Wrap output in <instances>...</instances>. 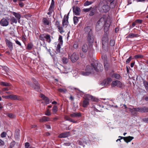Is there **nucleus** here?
<instances>
[{
  "label": "nucleus",
  "mask_w": 148,
  "mask_h": 148,
  "mask_svg": "<svg viewBox=\"0 0 148 148\" xmlns=\"http://www.w3.org/2000/svg\"><path fill=\"white\" fill-rule=\"evenodd\" d=\"M110 24V20L106 16H104L101 18L97 22L96 25V30L97 31H99L104 27V32H106L109 29Z\"/></svg>",
  "instance_id": "1"
},
{
  "label": "nucleus",
  "mask_w": 148,
  "mask_h": 148,
  "mask_svg": "<svg viewBox=\"0 0 148 148\" xmlns=\"http://www.w3.org/2000/svg\"><path fill=\"white\" fill-rule=\"evenodd\" d=\"M94 70L96 72L101 71L103 69L102 65L99 63L98 61H95L94 62L91 64Z\"/></svg>",
  "instance_id": "2"
},
{
  "label": "nucleus",
  "mask_w": 148,
  "mask_h": 148,
  "mask_svg": "<svg viewBox=\"0 0 148 148\" xmlns=\"http://www.w3.org/2000/svg\"><path fill=\"white\" fill-rule=\"evenodd\" d=\"M39 39L44 42L46 40L47 42L49 43H50L51 40L50 35L46 33L40 34L39 36Z\"/></svg>",
  "instance_id": "3"
},
{
  "label": "nucleus",
  "mask_w": 148,
  "mask_h": 148,
  "mask_svg": "<svg viewBox=\"0 0 148 148\" xmlns=\"http://www.w3.org/2000/svg\"><path fill=\"white\" fill-rule=\"evenodd\" d=\"M103 1H100L98 6V9L100 12H106L110 9L109 5H102Z\"/></svg>",
  "instance_id": "4"
},
{
  "label": "nucleus",
  "mask_w": 148,
  "mask_h": 148,
  "mask_svg": "<svg viewBox=\"0 0 148 148\" xmlns=\"http://www.w3.org/2000/svg\"><path fill=\"white\" fill-rule=\"evenodd\" d=\"M32 79L34 84L31 82H29V85L36 91H39L40 90V86L38 82L34 78H32Z\"/></svg>",
  "instance_id": "5"
},
{
  "label": "nucleus",
  "mask_w": 148,
  "mask_h": 148,
  "mask_svg": "<svg viewBox=\"0 0 148 148\" xmlns=\"http://www.w3.org/2000/svg\"><path fill=\"white\" fill-rule=\"evenodd\" d=\"M102 47L103 48L108 45V35L107 33L103 34L101 38Z\"/></svg>",
  "instance_id": "6"
},
{
  "label": "nucleus",
  "mask_w": 148,
  "mask_h": 148,
  "mask_svg": "<svg viewBox=\"0 0 148 148\" xmlns=\"http://www.w3.org/2000/svg\"><path fill=\"white\" fill-rule=\"evenodd\" d=\"M94 69L91 64L90 66L87 65L86 67L85 71L82 72V74L84 76L88 75L94 71Z\"/></svg>",
  "instance_id": "7"
},
{
  "label": "nucleus",
  "mask_w": 148,
  "mask_h": 148,
  "mask_svg": "<svg viewBox=\"0 0 148 148\" xmlns=\"http://www.w3.org/2000/svg\"><path fill=\"white\" fill-rule=\"evenodd\" d=\"M133 110L140 112H148V108L146 107L133 108Z\"/></svg>",
  "instance_id": "8"
},
{
  "label": "nucleus",
  "mask_w": 148,
  "mask_h": 148,
  "mask_svg": "<svg viewBox=\"0 0 148 148\" xmlns=\"http://www.w3.org/2000/svg\"><path fill=\"white\" fill-rule=\"evenodd\" d=\"M87 40L89 43V45H92L94 40V36L92 33L91 32L88 34Z\"/></svg>",
  "instance_id": "9"
},
{
  "label": "nucleus",
  "mask_w": 148,
  "mask_h": 148,
  "mask_svg": "<svg viewBox=\"0 0 148 148\" xmlns=\"http://www.w3.org/2000/svg\"><path fill=\"white\" fill-rule=\"evenodd\" d=\"M9 19L3 18L0 21V24L2 26H7L9 24Z\"/></svg>",
  "instance_id": "10"
},
{
  "label": "nucleus",
  "mask_w": 148,
  "mask_h": 148,
  "mask_svg": "<svg viewBox=\"0 0 148 148\" xmlns=\"http://www.w3.org/2000/svg\"><path fill=\"white\" fill-rule=\"evenodd\" d=\"M111 85L113 87H114L117 86L118 87L120 88H122L123 86L122 83L120 81L118 80L113 81L112 82Z\"/></svg>",
  "instance_id": "11"
},
{
  "label": "nucleus",
  "mask_w": 148,
  "mask_h": 148,
  "mask_svg": "<svg viewBox=\"0 0 148 148\" xmlns=\"http://www.w3.org/2000/svg\"><path fill=\"white\" fill-rule=\"evenodd\" d=\"M69 17L68 15L65 17L64 16V18L62 21V26L63 28L65 27H66L68 25L69 22H68Z\"/></svg>",
  "instance_id": "12"
},
{
  "label": "nucleus",
  "mask_w": 148,
  "mask_h": 148,
  "mask_svg": "<svg viewBox=\"0 0 148 148\" xmlns=\"http://www.w3.org/2000/svg\"><path fill=\"white\" fill-rule=\"evenodd\" d=\"M55 25L56 26L57 28L58 29V31L61 34H62L64 32V31L63 28L62 26H60V24L58 21H56V22Z\"/></svg>",
  "instance_id": "13"
},
{
  "label": "nucleus",
  "mask_w": 148,
  "mask_h": 148,
  "mask_svg": "<svg viewBox=\"0 0 148 148\" xmlns=\"http://www.w3.org/2000/svg\"><path fill=\"white\" fill-rule=\"evenodd\" d=\"M70 58L72 62L74 63L79 59V57L78 55L76 54L75 53H74L71 55Z\"/></svg>",
  "instance_id": "14"
},
{
  "label": "nucleus",
  "mask_w": 148,
  "mask_h": 148,
  "mask_svg": "<svg viewBox=\"0 0 148 148\" xmlns=\"http://www.w3.org/2000/svg\"><path fill=\"white\" fill-rule=\"evenodd\" d=\"M5 42L7 46L8 47L10 50L12 51L13 48L12 43L7 39L5 40Z\"/></svg>",
  "instance_id": "15"
},
{
  "label": "nucleus",
  "mask_w": 148,
  "mask_h": 148,
  "mask_svg": "<svg viewBox=\"0 0 148 148\" xmlns=\"http://www.w3.org/2000/svg\"><path fill=\"white\" fill-rule=\"evenodd\" d=\"M73 13L74 14L76 15H79L80 14V9L78 7H76L75 8L74 6L73 8Z\"/></svg>",
  "instance_id": "16"
},
{
  "label": "nucleus",
  "mask_w": 148,
  "mask_h": 148,
  "mask_svg": "<svg viewBox=\"0 0 148 148\" xmlns=\"http://www.w3.org/2000/svg\"><path fill=\"white\" fill-rule=\"evenodd\" d=\"M70 116L72 118L79 117L82 116V114L80 112H73L70 114Z\"/></svg>",
  "instance_id": "17"
},
{
  "label": "nucleus",
  "mask_w": 148,
  "mask_h": 148,
  "mask_svg": "<svg viewBox=\"0 0 148 148\" xmlns=\"http://www.w3.org/2000/svg\"><path fill=\"white\" fill-rule=\"evenodd\" d=\"M111 81V79L110 78H109L103 80L102 82V84H103L104 86H106L109 84Z\"/></svg>",
  "instance_id": "18"
},
{
  "label": "nucleus",
  "mask_w": 148,
  "mask_h": 148,
  "mask_svg": "<svg viewBox=\"0 0 148 148\" xmlns=\"http://www.w3.org/2000/svg\"><path fill=\"white\" fill-rule=\"evenodd\" d=\"M69 132H66L62 133L59 135L60 138H64L67 137L69 135Z\"/></svg>",
  "instance_id": "19"
},
{
  "label": "nucleus",
  "mask_w": 148,
  "mask_h": 148,
  "mask_svg": "<svg viewBox=\"0 0 148 148\" xmlns=\"http://www.w3.org/2000/svg\"><path fill=\"white\" fill-rule=\"evenodd\" d=\"M40 97L42 98L43 100L45 101V103L46 104H49V99L48 98L46 97L44 95L41 94L40 95Z\"/></svg>",
  "instance_id": "20"
},
{
  "label": "nucleus",
  "mask_w": 148,
  "mask_h": 148,
  "mask_svg": "<svg viewBox=\"0 0 148 148\" xmlns=\"http://www.w3.org/2000/svg\"><path fill=\"white\" fill-rule=\"evenodd\" d=\"M6 97V98H10L12 100H18L19 99L17 96L16 95H10Z\"/></svg>",
  "instance_id": "21"
},
{
  "label": "nucleus",
  "mask_w": 148,
  "mask_h": 148,
  "mask_svg": "<svg viewBox=\"0 0 148 148\" xmlns=\"http://www.w3.org/2000/svg\"><path fill=\"white\" fill-rule=\"evenodd\" d=\"M89 104L88 99L87 98H85L83 101V107L84 108H86Z\"/></svg>",
  "instance_id": "22"
},
{
  "label": "nucleus",
  "mask_w": 148,
  "mask_h": 148,
  "mask_svg": "<svg viewBox=\"0 0 148 148\" xmlns=\"http://www.w3.org/2000/svg\"><path fill=\"white\" fill-rule=\"evenodd\" d=\"M105 60L104 62V65L105 69L106 70H108L109 68V64L108 62V61L106 58L104 57Z\"/></svg>",
  "instance_id": "23"
},
{
  "label": "nucleus",
  "mask_w": 148,
  "mask_h": 148,
  "mask_svg": "<svg viewBox=\"0 0 148 148\" xmlns=\"http://www.w3.org/2000/svg\"><path fill=\"white\" fill-rule=\"evenodd\" d=\"M39 121L41 123L48 121H50V118L49 117L44 116L40 119Z\"/></svg>",
  "instance_id": "24"
},
{
  "label": "nucleus",
  "mask_w": 148,
  "mask_h": 148,
  "mask_svg": "<svg viewBox=\"0 0 148 148\" xmlns=\"http://www.w3.org/2000/svg\"><path fill=\"white\" fill-rule=\"evenodd\" d=\"M42 22L43 25L45 26L49 25L50 23L49 20L46 18H43Z\"/></svg>",
  "instance_id": "25"
},
{
  "label": "nucleus",
  "mask_w": 148,
  "mask_h": 148,
  "mask_svg": "<svg viewBox=\"0 0 148 148\" xmlns=\"http://www.w3.org/2000/svg\"><path fill=\"white\" fill-rule=\"evenodd\" d=\"M12 14L15 16L16 18L18 20V22L19 23L20 21V19L21 18V14L18 13H17L15 12H12Z\"/></svg>",
  "instance_id": "26"
},
{
  "label": "nucleus",
  "mask_w": 148,
  "mask_h": 148,
  "mask_svg": "<svg viewBox=\"0 0 148 148\" xmlns=\"http://www.w3.org/2000/svg\"><path fill=\"white\" fill-rule=\"evenodd\" d=\"M134 138V137L130 136L127 137H124V140L126 142L128 143V142L131 141Z\"/></svg>",
  "instance_id": "27"
},
{
  "label": "nucleus",
  "mask_w": 148,
  "mask_h": 148,
  "mask_svg": "<svg viewBox=\"0 0 148 148\" xmlns=\"http://www.w3.org/2000/svg\"><path fill=\"white\" fill-rule=\"evenodd\" d=\"M139 36L138 34L131 33L128 34L127 37L128 38H132L135 37H138Z\"/></svg>",
  "instance_id": "28"
},
{
  "label": "nucleus",
  "mask_w": 148,
  "mask_h": 148,
  "mask_svg": "<svg viewBox=\"0 0 148 148\" xmlns=\"http://www.w3.org/2000/svg\"><path fill=\"white\" fill-rule=\"evenodd\" d=\"M108 2L110 3V8H113L115 7L116 4L114 2V1H108Z\"/></svg>",
  "instance_id": "29"
},
{
  "label": "nucleus",
  "mask_w": 148,
  "mask_h": 148,
  "mask_svg": "<svg viewBox=\"0 0 148 148\" xmlns=\"http://www.w3.org/2000/svg\"><path fill=\"white\" fill-rule=\"evenodd\" d=\"M88 48L87 45L86 44H84L82 46V49L84 52L86 53L88 51Z\"/></svg>",
  "instance_id": "30"
},
{
  "label": "nucleus",
  "mask_w": 148,
  "mask_h": 148,
  "mask_svg": "<svg viewBox=\"0 0 148 148\" xmlns=\"http://www.w3.org/2000/svg\"><path fill=\"white\" fill-rule=\"evenodd\" d=\"M61 45L60 44H58L57 45L56 51V53H58L60 52Z\"/></svg>",
  "instance_id": "31"
},
{
  "label": "nucleus",
  "mask_w": 148,
  "mask_h": 148,
  "mask_svg": "<svg viewBox=\"0 0 148 148\" xmlns=\"http://www.w3.org/2000/svg\"><path fill=\"white\" fill-rule=\"evenodd\" d=\"M0 84L1 86H10L11 85V84L9 83L3 82H0Z\"/></svg>",
  "instance_id": "32"
},
{
  "label": "nucleus",
  "mask_w": 148,
  "mask_h": 148,
  "mask_svg": "<svg viewBox=\"0 0 148 148\" xmlns=\"http://www.w3.org/2000/svg\"><path fill=\"white\" fill-rule=\"evenodd\" d=\"M84 30L86 33L88 32V33H89L91 32V33H92V29L90 26H87L85 28Z\"/></svg>",
  "instance_id": "33"
},
{
  "label": "nucleus",
  "mask_w": 148,
  "mask_h": 148,
  "mask_svg": "<svg viewBox=\"0 0 148 148\" xmlns=\"http://www.w3.org/2000/svg\"><path fill=\"white\" fill-rule=\"evenodd\" d=\"M33 47V45L32 43H29L27 44L26 48L28 50H31L32 49Z\"/></svg>",
  "instance_id": "34"
},
{
  "label": "nucleus",
  "mask_w": 148,
  "mask_h": 148,
  "mask_svg": "<svg viewBox=\"0 0 148 148\" xmlns=\"http://www.w3.org/2000/svg\"><path fill=\"white\" fill-rule=\"evenodd\" d=\"M144 56L140 54H138L134 56V58L135 59H137L139 58H142L144 57Z\"/></svg>",
  "instance_id": "35"
},
{
  "label": "nucleus",
  "mask_w": 148,
  "mask_h": 148,
  "mask_svg": "<svg viewBox=\"0 0 148 148\" xmlns=\"http://www.w3.org/2000/svg\"><path fill=\"white\" fill-rule=\"evenodd\" d=\"M143 83L146 90L148 91V82L145 80L143 81Z\"/></svg>",
  "instance_id": "36"
},
{
  "label": "nucleus",
  "mask_w": 148,
  "mask_h": 148,
  "mask_svg": "<svg viewBox=\"0 0 148 148\" xmlns=\"http://www.w3.org/2000/svg\"><path fill=\"white\" fill-rule=\"evenodd\" d=\"M130 111L132 115L134 116H136L137 115L136 113V111L133 110V108H129Z\"/></svg>",
  "instance_id": "37"
},
{
  "label": "nucleus",
  "mask_w": 148,
  "mask_h": 148,
  "mask_svg": "<svg viewBox=\"0 0 148 148\" xmlns=\"http://www.w3.org/2000/svg\"><path fill=\"white\" fill-rule=\"evenodd\" d=\"M18 20L16 18L14 17H12L11 18L10 21H11V24H12V22L13 23H17Z\"/></svg>",
  "instance_id": "38"
},
{
  "label": "nucleus",
  "mask_w": 148,
  "mask_h": 148,
  "mask_svg": "<svg viewBox=\"0 0 148 148\" xmlns=\"http://www.w3.org/2000/svg\"><path fill=\"white\" fill-rule=\"evenodd\" d=\"M88 140H86L84 141L83 140V142H82L80 140H78L77 141V144H78L79 145H82V146H83L84 145V143H86V142Z\"/></svg>",
  "instance_id": "39"
},
{
  "label": "nucleus",
  "mask_w": 148,
  "mask_h": 148,
  "mask_svg": "<svg viewBox=\"0 0 148 148\" xmlns=\"http://www.w3.org/2000/svg\"><path fill=\"white\" fill-rule=\"evenodd\" d=\"M54 6V1H52V2L49 9L53 10V9Z\"/></svg>",
  "instance_id": "40"
},
{
  "label": "nucleus",
  "mask_w": 148,
  "mask_h": 148,
  "mask_svg": "<svg viewBox=\"0 0 148 148\" xmlns=\"http://www.w3.org/2000/svg\"><path fill=\"white\" fill-rule=\"evenodd\" d=\"M95 9H92L90 12L89 15L90 16L94 15L95 13Z\"/></svg>",
  "instance_id": "41"
},
{
  "label": "nucleus",
  "mask_w": 148,
  "mask_h": 148,
  "mask_svg": "<svg viewBox=\"0 0 148 148\" xmlns=\"http://www.w3.org/2000/svg\"><path fill=\"white\" fill-rule=\"evenodd\" d=\"M58 108L56 105H54L53 108V112L54 114L56 113L58 111Z\"/></svg>",
  "instance_id": "42"
},
{
  "label": "nucleus",
  "mask_w": 148,
  "mask_h": 148,
  "mask_svg": "<svg viewBox=\"0 0 148 148\" xmlns=\"http://www.w3.org/2000/svg\"><path fill=\"white\" fill-rule=\"evenodd\" d=\"M74 23L75 25L77 24L78 22V19L77 17L74 16L73 17Z\"/></svg>",
  "instance_id": "43"
},
{
  "label": "nucleus",
  "mask_w": 148,
  "mask_h": 148,
  "mask_svg": "<svg viewBox=\"0 0 148 148\" xmlns=\"http://www.w3.org/2000/svg\"><path fill=\"white\" fill-rule=\"evenodd\" d=\"M93 1H87L84 4V6H86L89 5L91 4H92V3H93Z\"/></svg>",
  "instance_id": "44"
},
{
  "label": "nucleus",
  "mask_w": 148,
  "mask_h": 148,
  "mask_svg": "<svg viewBox=\"0 0 148 148\" xmlns=\"http://www.w3.org/2000/svg\"><path fill=\"white\" fill-rule=\"evenodd\" d=\"M62 61L64 64H66L68 62V60L67 58L63 57L62 59Z\"/></svg>",
  "instance_id": "45"
},
{
  "label": "nucleus",
  "mask_w": 148,
  "mask_h": 148,
  "mask_svg": "<svg viewBox=\"0 0 148 148\" xmlns=\"http://www.w3.org/2000/svg\"><path fill=\"white\" fill-rule=\"evenodd\" d=\"M113 77L117 79H119L121 77V76L118 74H114L113 75Z\"/></svg>",
  "instance_id": "46"
},
{
  "label": "nucleus",
  "mask_w": 148,
  "mask_h": 148,
  "mask_svg": "<svg viewBox=\"0 0 148 148\" xmlns=\"http://www.w3.org/2000/svg\"><path fill=\"white\" fill-rule=\"evenodd\" d=\"M110 44L111 46H113L115 45V41L114 39L110 40Z\"/></svg>",
  "instance_id": "47"
},
{
  "label": "nucleus",
  "mask_w": 148,
  "mask_h": 148,
  "mask_svg": "<svg viewBox=\"0 0 148 148\" xmlns=\"http://www.w3.org/2000/svg\"><path fill=\"white\" fill-rule=\"evenodd\" d=\"M58 40L59 41V42L58 44H60L62 45L63 44V40L62 37L61 36H59Z\"/></svg>",
  "instance_id": "48"
},
{
  "label": "nucleus",
  "mask_w": 148,
  "mask_h": 148,
  "mask_svg": "<svg viewBox=\"0 0 148 148\" xmlns=\"http://www.w3.org/2000/svg\"><path fill=\"white\" fill-rule=\"evenodd\" d=\"M133 59L132 57L131 56H130L129 58L127 59L126 61V64H129L130 61Z\"/></svg>",
  "instance_id": "49"
},
{
  "label": "nucleus",
  "mask_w": 148,
  "mask_h": 148,
  "mask_svg": "<svg viewBox=\"0 0 148 148\" xmlns=\"http://www.w3.org/2000/svg\"><path fill=\"white\" fill-rule=\"evenodd\" d=\"M137 23H136L135 22V21L132 23V25H130V29H132L136 25H137Z\"/></svg>",
  "instance_id": "50"
},
{
  "label": "nucleus",
  "mask_w": 148,
  "mask_h": 148,
  "mask_svg": "<svg viewBox=\"0 0 148 148\" xmlns=\"http://www.w3.org/2000/svg\"><path fill=\"white\" fill-rule=\"evenodd\" d=\"M92 9V7L89 8H84L83 10V11L85 12H87L90 11Z\"/></svg>",
  "instance_id": "51"
},
{
  "label": "nucleus",
  "mask_w": 148,
  "mask_h": 148,
  "mask_svg": "<svg viewBox=\"0 0 148 148\" xmlns=\"http://www.w3.org/2000/svg\"><path fill=\"white\" fill-rule=\"evenodd\" d=\"M73 47L75 49H77L78 47V44L77 42H75L73 45Z\"/></svg>",
  "instance_id": "52"
},
{
  "label": "nucleus",
  "mask_w": 148,
  "mask_h": 148,
  "mask_svg": "<svg viewBox=\"0 0 148 148\" xmlns=\"http://www.w3.org/2000/svg\"><path fill=\"white\" fill-rule=\"evenodd\" d=\"M16 143L15 141H13L11 142L10 144V145L9 147H13L15 145Z\"/></svg>",
  "instance_id": "53"
},
{
  "label": "nucleus",
  "mask_w": 148,
  "mask_h": 148,
  "mask_svg": "<svg viewBox=\"0 0 148 148\" xmlns=\"http://www.w3.org/2000/svg\"><path fill=\"white\" fill-rule=\"evenodd\" d=\"M135 22L137 24H141L143 22V20L141 19H136L135 21Z\"/></svg>",
  "instance_id": "54"
},
{
  "label": "nucleus",
  "mask_w": 148,
  "mask_h": 148,
  "mask_svg": "<svg viewBox=\"0 0 148 148\" xmlns=\"http://www.w3.org/2000/svg\"><path fill=\"white\" fill-rule=\"evenodd\" d=\"M65 119H66V120L68 121L71 122V121L72 120V119L68 116H66L65 117Z\"/></svg>",
  "instance_id": "55"
},
{
  "label": "nucleus",
  "mask_w": 148,
  "mask_h": 148,
  "mask_svg": "<svg viewBox=\"0 0 148 148\" xmlns=\"http://www.w3.org/2000/svg\"><path fill=\"white\" fill-rule=\"evenodd\" d=\"M7 134L5 132H3L1 135V137L2 138L5 137L6 136Z\"/></svg>",
  "instance_id": "56"
},
{
  "label": "nucleus",
  "mask_w": 148,
  "mask_h": 148,
  "mask_svg": "<svg viewBox=\"0 0 148 148\" xmlns=\"http://www.w3.org/2000/svg\"><path fill=\"white\" fill-rule=\"evenodd\" d=\"M30 146L28 142H26L25 144V147L26 148H29Z\"/></svg>",
  "instance_id": "57"
},
{
  "label": "nucleus",
  "mask_w": 148,
  "mask_h": 148,
  "mask_svg": "<svg viewBox=\"0 0 148 148\" xmlns=\"http://www.w3.org/2000/svg\"><path fill=\"white\" fill-rule=\"evenodd\" d=\"M20 1L18 3L19 5L21 7H22L24 6V4L21 1Z\"/></svg>",
  "instance_id": "58"
},
{
  "label": "nucleus",
  "mask_w": 148,
  "mask_h": 148,
  "mask_svg": "<svg viewBox=\"0 0 148 148\" xmlns=\"http://www.w3.org/2000/svg\"><path fill=\"white\" fill-rule=\"evenodd\" d=\"M15 42L19 46L21 47L22 46L21 43L18 40H16L15 41Z\"/></svg>",
  "instance_id": "59"
},
{
  "label": "nucleus",
  "mask_w": 148,
  "mask_h": 148,
  "mask_svg": "<svg viewBox=\"0 0 148 148\" xmlns=\"http://www.w3.org/2000/svg\"><path fill=\"white\" fill-rule=\"evenodd\" d=\"M58 90L59 92H65L66 91V90L65 89H63L62 88L59 89Z\"/></svg>",
  "instance_id": "60"
},
{
  "label": "nucleus",
  "mask_w": 148,
  "mask_h": 148,
  "mask_svg": "<svg viewBox=\"0 0 148 148\" xmlns=\"http://www.w3.org/2000/svg\"><path fill=\"white\" fill-rule=\"evenodd\" d=\"M49 12L47 13V14L48 15H51V14L52 12L53 11V10H50V9H49Z\"/></svg>",
  "instance_id": "61"
},
{
  "label": "nucleus",
  "mask_w": 148,
  "mask_h": 148,
  "mask_svg": "<svg viewBox=\"0 0 148 148\" xmlns=\"http://www.w3.org/2000/svg\"><path fill=\"white\" fill-rule=\"evenodd\" d=\"M4 144V142L0 139V145H3Z\"/></svg>",
  "instance_id": "62"
},
{
  "label": "nucleus",
  "mask_w": 148,
  "mask_h": 148,
  "mask_svg": "<svg viewBox=\"0 0 148 148\" xmlns=\"http://www.w3.org/2000/svg\"><path fill=\"white\" fill-rule=\"evenodd\" d=\"M45 114L47 116H50L51 115V114L50 112L47 110L46 112L45 113Z\"/></svg>",
  "instance_id": "63"
},
{
  "label": "nucleus",
  "mask_w": 148,
  "mask_h": 148,
  "mask_svg": "<svg viewBox=\"0 0 148 148\" xmlns=\"http://www.w3.org/2000/svg\"><path fill=\"white\" fill-rule=\"evenodd\" d=\"M71 144V143H64V145L66 146H69Z\"/></svg>",
  "instance_id": "64"
}]
</instances>
